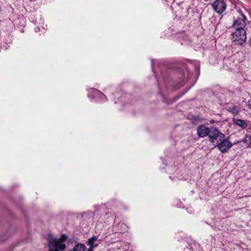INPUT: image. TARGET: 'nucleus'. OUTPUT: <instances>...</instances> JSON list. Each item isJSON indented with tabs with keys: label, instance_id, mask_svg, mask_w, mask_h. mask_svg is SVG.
I'll return each mask as SVG.
<instances>
[{
	"label": "nucleus",
	"instance_id": "nucleus-1",
	"mask_svg": "<svg viewBox=\"0 0 251 251\" xmlns=\"http://www.w3.org/2000/svg\"><path fill=\"white\" fill-rule=\"evenodd\" d=\"M231 33V39L235 45H243L246 41L247 33L245 29H235Z\"/></svg>",
	"mask_w": 251,
	"mask_h": 251
},
{
	"label": "nucleus",
	"instance_id": "nucleus-2",
	"mask_svg": "<svg viewBox=\"0 0 251 251\" xmlns=\"http://www.w3.org/2000/svg\"><path fill=\"white\" fill-rule=\"evenodd\" d=\"M61 238L58 239H53L52 243L50 246V249L48 251H63L66 249L65 239Z\"/></svg>",
	"mask_w": 251,
	"mask_h": 251
},
{
	"label": "nucleus",
	"instance_id": "nucleus-3",
	"mask_svg": "<svg viewBox=\"0 0 251 251\" xmlns=\"http://www.w3.org/2000/svg\"><path fill=\"white\" fill-rule=\"evenodd\" d=\"M211 5L214 11L218 14L224 13L226 8V3L225 0H215Z\"/></svg>",
	"mask_w": 251,
	"mask_h": 251
},
{
	"label": "nucleus",
	"instance_id": "nucleus-4",
	"mask_svg": "<svg viewBox=\"0 0 251 251\" xmlns=\"http://www.w3.org/2000/svg\"><path fill=\"white\" fill-rule=\"evenodd\" d=\"M246 17L243 14H240L235 19L233 22L232 27L235 29H245L246 26Z\"/></svg>",
	"mask_w": 251,
	"mask_h": 251
},
{
	"label": "nucleus",
	"instance_id": "nucleus-5",
	"mask_svg": "<svg viewBox=\"0 0 251 251\" xmlns=\"http://www.w3.org/2000/svg\"><path fill=\"white\" fill-rule=\"evenodd\" d=\"M232 143L226 139H223L217 144L218 149L222 153L226 152L231 147Z\"/></svg>",
	"mask_w": 251,
	"mask_h": 251
},
{
	"label": "nucleus",
	"instance_id": "nucleus-6",
	"mask_svg": "<svg viewBox=\"0 0 251 251\" xmlns=\"http://www.w3.org/2000/svg\"><path fill=\"white\" fill-rule=\"evenodd\" d=\"M210 132V129L204 125L199 126L197 128L198 136L201 138L207 136Z\"/></svg>",
	"mask_w": 251,
	"mask_h": 251
},
{
	"label": "nucleus",
	"instance_id": "nucleus-7",
	"mask_svg": "<svg viewBox=\"0 0 251 251\" xmlns=\"http://www.w3.org/2000/svg\"><path fill=\"white\" fill-rule=\"evenodd\" d=\"M219 135V131L216 128H212L210 129L209 133L207 136H208L210 142L214 144Z\"/></svg>",
	"mask_w": 251,
	"mask_h": 251
},
{
	"label": "nucleus",
	"instance_id": "nucleus-8",
	"mask_svg": "<svg viewBox=\"0 0 251 251\" xmlns=\"http://www.w3.org/2000/svg\"><path fill=\"white\" fill-rule=\"evenodd\" d=\"M234 67L233 62L230 58H225L224 59V67L227 70L232 69Z\"/></svg>",
	"mask_w": 251,
	"mask_h": 251
},
{
	"label": "nucleus",
	"instance_id": "nucleus-9",
	"mask_svg": "<svg viewBox=\"0 0 251 251\" xmlns=\"http://www.w3.org/2000/svg\"><path fill=\"white\" fill-rule=\"evenodd\" d=\"M86 247L82 243H77L75 244L72 249V251H85Z\"/></svg>",
	"mask_w": 251,
	"mask_h": 251
},
{
	"label": "nucleus",
	"instance_id": "nucleus-10",
	"mask_svg": "<svg viewBox=\"0 0 251 251\" xmlns=\"http://www.w3.org/2000/svg\"><path fill=\"white\" fill-rule=\"evenodd\" d=\"M236 124L239 127L245 129L246 128L248 125L245 121L242 119H236Z\"/></svg>",
	"mask_w": 251,
	"mask_h": 251
},
{
	"label": "nucleus",
	"instance_id": "nucleus-11",
	"mask_svg": "<svg viewBox=\"0 0 251 251\" xmlns=\"http://www.w3.org/2000/svg\"><path fill=\"white\" fill-rule=\"evenodd\" d=\"M97 239L98 237L97 236H93L88 240L87 243L89 247H96L97 246V244H95V243L97 240Z\"/></svg>",
	"mask_w": 251,
	"mask_h": 251
},
{
	"label": "nucleus",
	"instance_id": "nucleus-12",
	"mask_svg": "<svg viewBox=\"0 0 251 251\" xmlns=\"http://www.w3.org/2000/svg\"><path fill=\"white\" fill-rule=\"evenodd\" d=\"M228 110L229 111L231 112L234 115H237L240 111L239 108L237 106L229 107Z\"/></svg>",
	"mask_w": 251,
	"mask_h": 251
},
{
	"label": "nucleus",
	"instance_id": "nucleus-13",
	"mask_svg": "<svg viewBox=\"0 0 251 251\" xmlns=\"http://www.w3.org/2000/svg\"><path fill=\"white\" fill-rule=\"evenodd\" d=\"M244 142L248 144L249 146L251 144V135H247L244 139Z\"/></svg>",
	"mask_w": 251,
	"mask_h": 251
},
{
	"label": "nucleus",
	"instance_id": "nucleus-14",
	"mask_svg": "<svg viewBox=\"0 0 251 251\" xmlns=\"http://www.w3.org/2000/svg\"><path fill=\"white\" fill-rule=\"evenodd\" d=\"M92 90H93V91L95 93H96L97 94H100V95L103 96L104 98H105L106 99H107L106 96L103 93H102L101 92L99 91L98 90L96 89H92Z\"/></svg>",
	"mask_w": 251,
	"mask_h": 251
},
{
	"label": "nucleus",
	"instance_id": "nucleus-15",
	"mask_svg": "<svg viewBox=\"0 0 251 251\" xmlns=\"http://www.w3.org/2000/svg\"><path fill=\"white\" fill-rule=\"evenodd\" d=\"M225 136L224 134L219 132V135H218V137H219L220 140L222 141V140L224 139V138H225Z\"/></svg>",
	"mask_w": 251,
	"mask_h": 251
},
{
	"label": "nucleus",
	"instance_id": "nucleus-16",
	"mask_svg": "<svg viewBox=\"0 0 251 251\" xmlns=\"http://www.w3.org/2000/svg\"><path fill=\"white\" fill-rule=\"evenodd\" d=\"M110 215L111 217L112 218V219H113V218H114V214H113V213H111V212H110V213H108V212H107V213H106V215Z\"/></svg>",
	"mask_w": 251,
	"mask_h": 251
},
{
	"label": "nucleus",
	"instance_id": "nucleus-17",
	"mask_svg": "<svg viewBox=\"0 0 251 251\" xmlns=\"http://www.w3.org/2000/svg\"><path fill=\"white\" fill-rule=\"evenodd\" d=\"M249 107L251 109V99L248 101Z\"/></svg>",
	"mask_w": 251,
	"mask_h": 251
},
{
	"label": "nucleus",
	"instance_id": "nucleus-18",
	"mask_svg": "<svg viewBox=\"0 0 251 251\" xmlns=\"http://www.w3.org/2000/svg\"><path fill=\"white\" fill-rule=\"evenodd\" d=\"M95 248L94 247H90L88 249L87 251H93V248Z\"/></svg>",
	"mask_w": 251,
	"mask_h": 251
},
{
	"label": "nucleus",
	"instance_id": "nucleus-19",
	"mask_svg": "<svg viewBox=\"0 0 251 251\" xmlns=\"http://www.w3.org/2000/svg\"><path fill=\"white\" fill-rule=\"evenodd\" d=\"M248 44H249V46L251 47V38L249 40V41L248 42Z\"/></svg>",
	"mask_w": 251,
	"mask_h": 251
},
{
	"label": "nucleus",
	"instance_id": "nucleus-20",
	"mask_svg": "<svg viewBox=\"0 0 251 251\" xmlns=\"http://www.w3.org/2000/svg\"><path fill=\"white\" fill-rule=\"evenodd\" d=\"M49 238H51V236L50 235L48 234V239Z\"/></svg>",
	"mask_w": 251,
	"mask_h": 251
}]
</instances>
